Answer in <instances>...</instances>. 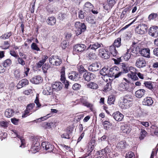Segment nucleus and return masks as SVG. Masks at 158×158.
Segmentation results:
<instances>
[{
	"label": "nucleus",
	"mask_w": 158,
	"mask_h": 158,
	"mask_svg": "<svg viewBox=\"0 0 158 158\" xmlns=\"http://www.w3.org/2000/svg\"><path fill=\"white\" fill-rule=\"evenodd\" d=\"M151 128L152 129H154V134L155 135H156L157 136H158V127H157L156 126L152 125Z\"/></svg>",
	"instance_id": "bf43d9fd"
},
{
	"label": "nucleus",
	"mask_w": 158,
	"mask_h": 158,
	"mask_svg": "<svg viewBox=\"0 0 158 158\" xmlns=\"http://www.w3.org/2000/svg\"><path fill=\"white\" fill-rule=\"evenodd\" d=\"M125 157L126 158H135V156L133 152H130L127 153Z\"/></svg>",
	"instance_id": "13d9d810"
},
{
	"label": "nucleus",
	"mask_w": 158,
	"mask_h": 158,
	"mask_svg": "<svg viewBox=\"0 0 158 158\" xmlns=\"http://www.w3.org/2000/svg\"><path fill=\"white\" fill-rule=\"evenodd\" d=\"M48 24L51 26H52L56 23V19L54 16L49 17L47 21Z\"/></svg>",
	"instance_id": "473e14b6"
},
{
	"label": "nucleus",
	"mask_w": 158,
	"mask_h": 158,
	"mask_svg": "<svg viewBox=\"0 0 158 158\" xmlns=\"http://www.w3.org/2000/svg\"><path fill=\"white\" fill-rule=\"evenodd\" d=\"M10 44L8 41H5L3 44L0 46V48L2 49L6 50L8 49L10 47Z\"/></svg>",
	"instance_id": "49530a36"
},
{
	"label": "nucleus",
	"mask_w": 158,
	"mask_h": 158,
	"mask_svg": "<svg viewBox=\"0 0 158 158\" xmlns=\"http://www.w3.org/2000/svg\"><path fill=\"white\" fill-rule=\"evenodd\" d=\"M76 34L77 36L81 34L85 31L86 27L84 23H81L79 22H76L75 23Z\"/></svg>",
	"instance_id": "f03ea898"
},
{
	"label": "nucleus",
	"mask_w": 158,
	"mask_h": 158,
	"mask_svg": "<svg viewBox=\"0 0 158 158\" xmlns=\"http://www.w3.org/2000/svg\"><path fill=\"white\" fill-rule=\"evenodd\" d=\"M119 70L118 67H113L110 69L109 74L110 76L114 77L115 78H118L122 75V72H120Z\"/></svg>",
	"instance_id": "39448f33"
},
{
	"label": "nucleus",
	"mask_w": 158,
	"mask_h": 158,
	"mask_svg": "<svg viewBox=\"0 0 158 158\" xmlns=\"http://www.w3.org/2000/svg\"><path fill=\"white\" fill-rule=\"evenodd\" d=\"M44 125L46 129H50L52 127L51 126H53L55 125V124L53 122L48 123L45 122L44 123Z\"/></svg>",
	"instance_id": "603ef678"
},
{
	"label": "nucleus",
	"mask_w": 158,
	"mask_h": 158,
	"mask_svg": "<svg viewBox=\"0 0 158 158\" xmlns=\"http://www.w3.org/2000/svg\"><path fill=\"white\" fill-rule=\"evenodd\" d=\"M81 85L80 84L76 83L74 84L72 86V89L75 90H78L81 88Z\"/></svg>",
	"instance_id": "5fc2aeb1"
},
{
	"label": "nucleus",
	"mask_w": 158,
	"mask_h": 158,
	"mask_svg": "<svg viewBox=\"0 0 158 158\" xmlns=\"http://www.w3.org/2000/svg\"><path fill=\"white\" fill-rule=\"evenodd\" d=\"M83 78L85 81H89L94 78V74L90 72L85 73L83 75Z\"/></svg>",
	"instance_id": "412c9836"
},
{
	"label": "nucleus",
	"mask_w": 158,
	"mask_h": 158,
	"mask_svg": "<svg viewBox=\"0 0 158 158\" xmlns=\"http://www.w3.org/2000/svg\"><path fill=\"white\" fill-rule=\"evenodd\" d=\"M116 0H107L108 4L110 7H112L115 4Z\"/></svg>",
	"instance_id": "338daca9"
},
{
	"label": "nucleus",
	"mask_w": 158,
	"mask_h": 158,
	"mask_svg": "<svg viewBox=\"0 0 158 158\" xmlns=\"http://www.w3.org/2000/svg\"><path fill=\"white\" fill-rule=\"evenodd\" d=\"M87 88L93 90H96L99 88L98 85L97 83L92 81H90L87 84Z\"/></svg>",
	"instance_id": "a878e982"
},
{
	"label": "nucleus",
	"mask_w": 158,
	"mask_h": 158,
	"mask_svg": "<svg viewBox=\"0 0 158 158\" xmlns=\"http://www.w3.org/2000/svg\"><path fill=\"white\" fill-rule=\"evenodd\" d=\"M49 68V66L46 63L44 64L42 66V69L43 72L44 73H46L47 72V70Z\"/></svg>",
	"instance_id": "4d7b16f0"
},
{
	"label": "nucleus",
	"mask_w": 158,
	"mask_h": 158,
	"mask_svg": "<svg viewBox=\"0 0 158 158\" xmlns=\"http://www.w3.org/2000/svg\"><path fill=\"white\" fill-rule=\"evenodd\" d=\"M86 48V46L83 44H77L74 45L73 48V53L78 54L84 51Z\"/></svg>",
	"instance_id": "423d86ee"
},
{
	"label": "nucleus",
	"mask_w": 158,
	"mask_h": 158,
	"mask_svg": "<svg viewBox=\"0 0 158 158\" xmlns=\"http://www.w3.org/2000/svg\"><path fill=\"white\" fill-rule=\"evenodd\" d=\"M142 56L149 58L150 57V50L148 48H144L141 49L139 51Z\"/></svg>",
	"instance_id": "2eb2a0df"
},
{
	"label": "nucleus",
	"mask_w": 158,
	"mask_h": 158,
	"mask_svg": "<svg viewBox=\"0 0 158 158\" xmlns=\"http://www.w3.org/2000/svg\"><path fill=\"white\" fill-rule=\"evenodd\" d=\"M68 77L70 80L77 81L79 80L80 78V74L77 72L72 71L68 73Z\"/></svg>",
	"instance_id": "ddd939ff"
},
{
	"label": "nucleus",
	"mask_w": 158,
	"mask_h": 158,
	"mask_svg": "<svg viewBox=\"0 0 158 158\" xmlns=\"http://www.w3.org/2000/svg\"><path fill=\"white\" fill-rule=\"evenodd\" d=\"M108 69L105 67H104L100 71V73L102 75H106L108 72Z\"/></svg>",
	"instance_id": "0e129e2a"
},
{
	"label": "nucleus",
	"mask_w": 158,
	"mask_h": 158,
	"mask_svg": "<svg viewBox=\"0 0 158 158\" xmlns=\"http://www.w3.org/2000/svg\"><path fill=\"white\" fill-rule=\"evenodd\" d=\"M94 6L90 2H87L84 4L83 6V10L87 13L90 12L93 9Z\"/></svg>",
	"instance_id": "6ab92c4d"
},
{
	"label": "nucleus",
	"mask_w": 158,
	"mask_h": 158,
	"mask_svg": "<svg viewBox=\"0 0 158 158\" xmlns=\"http://www.w3.org/2000/svg\"><path fill=\"white\" fill-rule=\"evenodd\" d=\"M124 80L126 82H122L120 84L118 88L119 90L122 91H131L132 90V88L130 86L131 85L130 82L126 78H124Z\"/></svg>",
	"instance_id": "7ed1b4c3"
},
{
	"label": "nucleus",
	"mask_w": 158,
	"mask_h": 158,
	"mask_svg": "<svg viewBox=\"0 0 158 158\" xmlns=\"http://www.w3.org/2000/svg\"><path fill=\"white\" fill-rule=\"evenodd\" d=\"M93 149V148L92 147H91L90 148H88L87 149L86 153L85 154L83 155V157L84 158H85L89 156L90 155L91 152L92 151Z\"/></svg>",
	"instance_id": "864d4df0"
},
{
	"label": "nucleus",
	"mask_w": 158,
	"mask_h": 158,
	"mask_svg": "<svg viewBox=\"0 0 158 158\" xmlns=\"http://www.w3.org/2000/svg\"><path fill=\"white\" fill-rule=\"evenodd\" d=\"M108 78L109 81H108V79H107L105 80L106 82H108L106 85H105L104 87V90L105 92H107V91H110L111 89V80L110 79V78L107 77Z\"/></svg>",
	"instance_id": "5701e85b"
},
{
	"label": "nucleus",
	"mask_w": 158,
	"mask_h": 158,
	"mask_svg": "<svg viewBox=\"0 0 158 158\" xmlns=\"http://www.w3.org/2000/svg\"><path fill=\"white\" fill-rule=\"evenodd\" d=\"M28 83V81L27 79H23L19 81L17 86L18 88L20 89L24 86L27 85Z\"/></svg>",
	"instance_id": "cd10ccee"
},
{
	"label": "nucleus",
	"mask_w": 158,
	"mask_h": 158,
	"mask_svg": "<svg viewBox=\"0 0 158 158\" xmlns=\"http://www.w3.org/2000/svg\"><path fill=\"white\" fill-rule=\"evenodd\" d=\"M17 61L18 63L22 66H24L25 64V62L22 58L18 57Z\"/></svg>",
	"instance_id": "69168bd1"
},
{
	"label": "nucleus",
	"mask_w": 158,
	"mask_h": 158,
	"mask_svg": "<svg viewBox=\"0 0 158 158\" xmlns=\"http://www.w3.org/2000/svg\"><path fill=\"white\" fill-rule=\"evenodd\" d=\"M58 56H52L49 59V62L52 64L54 65V63L56 60L57 57Z\"/></svg>",
	"instance_id": "052dcab7"
},
{
	"label": "nucleus",
	"mask_w": 158,
	"mask_h": 158,
	"mask_svg": "<svg viewBox=\"0 0 158 158\" xmlns=\"http://www.w3.org/2000/svg\"><path fill=\"white\" fill-rule=\"evenodd\" d=\"M121 130L124 133L128 134L131 131V129L126 124L121 127Z\"/></svg>",
	"instance_id": "7c9ffc66"
},
{
	"label": "nucleus",
	"mask_w": 158,
	"mask_h": 158,
	"mask_svg": "<svg viewBox=\"0 0 158 158\" xmlns=\"http://www.w3.org/2000/svg\"><path fill=\"white\" fill-rule=\"evenodd\" d=\"M105 150H102L98 152L97 155L99 156L96 158H106Z\"/></svg>",
	"instance_id": "58836bf2"
},
{
	"label": "nucleus",
	"mask_w": 158,
	"mask_h": 158,
	"mask_svg": "<svg viewBox=\"0 0 158 158\" xmlns=\"http://www.w3.org/2000/svg\"><path fill=\"white\" fill-rule=\"evenodd\" d=\"M12 64L11 60L9 59H8L5 60L2 63V64L3 67L6 68L7 67L10 66Z\"/></svg>",
	"instance_id": "ea45409f"
},
{
	"label": "nucleus",
	"mask_w": 158,
	"mask_h": 158,
	"mask_svg": "<svg viewBox=\"0 0 158 158\" xmlns=\"http://www.w3.org/2000/svg\"><path fill=\"white\" fill-rule=\"evenodd\" d=\"M53 91L51 87H48L44 89L43 91V93L45 95H51V98L53 99L54 98V95Z\"/></svg>",
	"instance_id": "a211bd4d"
},
{
	"label": "nucleus",
	"mask_w": 158,
	"mask_h": 158,
	"mask_svg": "<svg viewBox=\"0 0 158 158\" xmlns=\"http://www.w3.org/2000/svg\"><path fill=\"white\" fill-rule=\"evenodd\" d=\"M41 147L48 152H52L54 148V145L48 142H43L41 143Z\"/></svg>",
	"instance_id": "9d476101"
},
{
	"label": "nucleus",
	"mask_w": 158,
	"mask_h": 158,
	"mask_svg": "<svg viewBox=\"0 0 158 158\" xmlns=\"http://www.w3.org/2000/svg\"><path fill=\"white\" fill-rule=\"evenodd\" d=\"M131 56V53L130 52V51L127 50L126 53L123 57L122 56V58H123L125 61H127L130 58Z\"/></svg>",
	"instance_id": "de8ad7c7"
},
{
	"label": "nucleus",
	"mask_w": 158,
	"mask_h": 158,
	"mask_svg": "<svg viewBox=\"0 0 158 158\" xmlns=\"http://www.w3.org/2000/svg\"><path fill=\"white\" fill-rule=\"evenodd\" d=\"M112 116L115 120L119 122L121 121L124 117V115L119 111L114 112Z\"/></svg>",
	"instance_id": "dca6fc26"
},
{
	"label": "nucleus",
	"mask_w": 158,
	"mask_h": 158,
	"mask_svg": "<svg viewBox=\"0 0 158 158\" xmlns=\"http://www.w3.org/2000/svg\"><path fill=\"white\" fill-rule=\"evenodd\" d=\"M15 111L13 109H8L6 110L5 112V116L8 118L13 116L15 114Z\"/></svg>",
	"instance_id": "bb28decb"
},
{
	"label": "nucleus",
	"mask_w": 158,
	"mask_h": 158,
	"mask_svg": "<svg viewBox=\"0 0 158 158\" xmlns=\"http://www.w3.org/2000/svg\"><path fill=\"white\" fill-rule=\"evenodd\" d=\"M20 120L19 119H17L16 118H11V123L15 125H18L19 124V122Z\"/></svg>",
	"instance_id": "774afa93"
},
{
	"label": "nucleus",
	"mask_w": 158,
	"mask_h": 158,
	"mask_svg": "<svg viewBox=\"0 0 158 158\" xmlns=\"http://www.w3.org/2000/svg\"><path fill=\"white\" fill-rule=\"evenodd\" d=\"M7 135L6 133L1 131L0 132V139L2 140L6 137Z\"/></svg>",
	"instance_id": "e2e57ef3"
},
{
	"label": "nucleus",
	"mask_w": 158,
	"mask_h": 158,
	"mask_svg": "<svg viewBox=\"0 0 158 158\" xmlns=\"http://www.w3.org/2000/svg\"><path fill=\"white\" fill-rule=\"evenodd\" d=\"M99 68V65L97 63H95L89 65L88 67V70L89 71H96L98 70Z\"/></svg>",
	"instance_id": "b1692460"
},
{
	"label": "nucleus",
	"mask_w": 158,
	"mask_h": 158,
	"mask_svg": "<svg viewBox=\"0 0 158 158\" xmlns=\"http://www.w3.org/2000/svg\"><path fill=\"white\" fill-rule=\"evenodd\" d=\"M153 102V100L151 97H147L143 99L142 104L144 105L150 106L152 105Z\"/></svg>",
	"instance_id": "4be33fe9"
},
{
	"label": "nucleus",
	"mask_w": 158,
	"mask_h": 158,
	"mask_svg": "<svg viewBox=\"0 0 158 158\" xmlns=\"http://www.w3.org/2000/svg\"><path fill=\"white\" fill-rule=\"evenodd\" d=\"M143 84L146 87L152 90L153 88L152 82L151 81H145Z\"/></svg>",
	"instance_id": "79ce46f5"
},
{
	"label": "nucleus",
	"mask_w": 158,
	"mask_h": 158,
	"mask_svg": "<svg viewBox=\"0 0 158 158\" xmlns=\"http://www.w3.org/2000/svg\"><path fill=\"white\" fill-rule=\"evenodd\" d=\"M48 58V56L44 55V58H43L42 60H40L35 65L36 67L38 68H41L46 62V60Z\"/></svg>",
	"instance_id": "393cba45"
},
{
	"label": "nucleus",
	"mask_w": 158,
	"mask_h": 158,
	"mask_svg": "<svg viewBox=\"0 0 158 158\" xmlns=\"http://www.w3.org/2000/svg\"><path fill=\"white\" fill-rule=\"evenodd\" d=\"M115 100V98L114 95H110L108 97L107 102L109 105L114 104Z\"/></svg>",
	"instance_id": "a19ab883"
},
{
	"label": "nucleus",
	"mask_w": 158,
	"mask_h": 158,
	"mask_svg": "<svg viewBox=\"0 0 158 158\" xmlns=\"http://www.w3.org/2000/svg\"><path fill=\"white\" fill-rule=\"evenodd\" d=\"M148 134L147 132L145 131V130L141 129V131L140 133V136H139V139L141 140L143 139L144 137L146 136V135Z\"/></svg>",
	"instance_id": "c03bdc74"
},
{
	"label": "nucleus",
	"mask_w": 158,
	"mask_h": 158,
	"mask_svg": "<svg viewBox=\"0 0 158 158\" xmlns=\"http://www.w3.org/2000/svg\"><path fill=\"white\" fill-rule=\"evenodd\" d=\"M97 56L94 53L90 52L88 55V57L89 59L91 60H93L97 58Z\"/></svg>",
	"instance_id": "09e8293b"
},
{
	"label": "nucleus",
	"mask_w": 158,
	"mask_h": 158,
	"mask_svg": "<svg viewBox=\"0 0 158 158\" xmlns=\"http://www.w3.org/2000/svg\"><path fill=\"white\" fill-rule=\"evenodd\" d=\"M35 104L34 103H30L27 106L26 110L27 111H29L30 112L33 109L34 107L35 106Z\"/></svg>",
	"instance_id": "680f3d73"
},
{
	"label": "nucleus",
	"mask_w": 158,
	"mask_h": 158,
	"mask_svg": "<svg viewBox=\"0 0 158 158\" xmlns=\"http://www.w3.org/2000/svg\"><path fill=\"white\" fill-rule=\"evenodd\" d=\"M103 45L102 43H99L98 42L94 43L93 44H90L88 48L92 50H95L96 49L101 47V45Z\"/></svg>",
	"instance_id": "2f4dec72"
},
{
	"label": "nucleus",
	"mask_w": 158,
	"mask_h": 158,
	"mask_svg": "<svg viewBox=\"0 0 158 158\" xmlns=\"http://www.w3.org/2000/svg\"><path fill=\"white\" fill-rule=\"evenodd\" d=\"M147 64L145 60L142 57L138 58L135 63V66L138 68H141L146 66Z\"/></svg>",
	"instance_id": "9b49d317"
},
{
	"label": "nucleus",
	"mask_w": 158,
	"mask_h": 158,
	"mask_svg": "<svg viewBox=\"0 0 158 158\" xmlns=\"http://www.w3.org/2000/svg\"><path fill=\"white\" fill-rule=\"evenodd\" d=\"M121 38L118 37L114 40L112 45L117 48H118L121 45Z\"/></svg>",
	"instance_id": "72a5a7b5"
},
{
	"label": "nucleus",
	"mask_w": 158,
	"mask_h": 158,
	"mask_svg": "<svg viewBox=\"0 0 158 158\" xmlns=\"http://www.w3.org/2000/svg\"><path fill=\"white\" fill-rule=\"evenodd\" d=\"M40 145L39 142L36 143L35 144H32V149L35 152H36L39 151L40 148Z\"/></svg>",
	"instance_id": "c9c22d12"
},
{
	"label": "nucleus",
	"mask_w": 158,
	"mask_h": 158,
	"mask_svg": "<svg viewBox=\"0 0 158 158\" xmlns=\"http://www.w3.org/2000/svg\"><path fill=\"white\" fill-rule=\"evenodd\" d=\"M12 35V33L11 31L5 33L2 35L0 36V38L2 39L6 40L8 38Z\"/></svg>",
	"instance_id": "37998d69"
},
{
	"label": "nucleus",
	"mask_w": 158,
	"mask_h": 158,
	"mask_svg": "<svg viewBox=\"0 0 158 158\" xmlns=\"http://www.w3.org/2000/svg\"><path fill=\"white\" fill-rule=\"evenodd\" d=\"M126 142L125 141L123 140L121 141L118 143L117 145V148L118 149H123L126 147Z\"/></svg>",
	"instance_id": "f704fd0d"
},
{
	"label": "nucleus",
	"mask_w": 158,
	"mask_h": 158,
	"mask_svg": "<svg viewBox=\"0 0 158 158\" xmlns=\"http://www.w3.org/2000/svg\"><path fill=\"white\" fill-rule=\"evenodd\" d=\"M73 129L74 128L72 126H68L64 130L65 133L62 134L61 135V137L68 139H71Z\"/></svg>",
	"instance_id": "20e7f679"
},
{
	"label": "nucleus",
	"mask_w": 158,
	"mask_h": 158,
	"mask_svg": "<svg viewBox=\"0 0 158 158\" xmlns=\"http://www.w3.org/2000/svg\"><path fill=\"white\" fill-rule=\"evenodd\" d=\"M116 47L113 45H111L109 47V52L113 56H115L118 54V51L116 48Z\"/></svg>",
	"instance_id": "c85d7f7f"
},
{
	"label": "nucleus",
	"mask_w": 158,
	"mask_h": 158,
	"mask_svg": "<svg viewBox=\"0 0 158 158\" xmlns=\"http://www.w3.org/2000/svg\"><path fill=\"white\" fill-rule=\"evenodd\" d=\"M42 81V78L39 75L35 76L30 79V81L32 83L35 84H38L41 83Z\"/></svg>",
	"instance_id": "f3484780"
},
{
	"label": "nucleus",
	"mask_w": 158,
	"mask_h": 158,
	"mask_svg": "<svg viewBox=\"0 0 158 158\" xmlns=\"http://www.w3.org/2000/svg\"><path fill=\"white\" fill-rule=\"evenodd\" d=\"M104 150H105V153L106 154V157H109L110 158H112L114 156L113 152L110 151V150L107 148H106Z\"/></svg>",
	"instance_id": "a18cd8bd"
},
{
	"label": "nucleus",
	"mask_w": 158,
	"mask_h": 158,
	"mask_svg": "<svg viewBox=\"0 0 158 158\" xmlns=\"http://www.w3.org/2000/svg\"><path fill=\"white\" fill-rule=\"evenodd\" d=\"M133 104V98L132 95L127 94L123 97V102H120V107L123 109H126L131 107Z\"/></svg>",
	"instance_id": "f257e3e1"
},
{
	"label": "nucleus",
	"mask_w": 158,
	"mask_h": 158,
	"mask_svg": "<svg viewBox=\"0 0 158 158\" xmlns=\"http://www.w3.org/2000/svg\"><path fill=\"white\" fill-rule=\"evenodd\" d=\"M148 27L147 25L141 23L138 26L136 27L135 29V32L139 34L143 35L147 32Z\"/></svg>",
	"instance_id": "0eeeda50"
},
{
	"label": "nucleus",
	"mask_w": 158,
	"mask_h": 158,
	"mask_svg": "<svg viewBox=\"0 0 158 158\" xmlns=\"http://www.w3.org/2000/svg\"><path fill=\"white\" fill-rule=\"evenodd\" d=\"M148 18L149 20H152L158 21V14L157 13H152L149 15Z\"/></svg>",
	"instance_id": "e433bc0d"
},
{
	"label": "nucleus",
	"mask_w": 158,
	"mask_h": 158,
	"mask_svg": "<svg viewBox=\"0 0 158 158\" xmlns=\"http://www.w3.org/2000/svg\"><path fill=\"white\" fill-rule=\"evenodd\" d=\"M119 69L121 70L120 72H122V74L124 73H127L129 71L133 69L132 67H129L127 63H121L118 65Z\"/></svg>",
	"instance_id": "6e6552de"
},
{
	"label": "nucleus",
	"mask_w": 158,
	"mask_h": 158,
	"mask_svg": "<svg viewBox=\"0 0 158 158\" xmlns=\"http://www.w3.org/2000/svg\"><path fill=\"white\" fill-rule=\"evenodd\" d=\"M131 73H128L127 74L128 76L131 78V79L134 81H136L138 80V78L137 76V73L131 72Z\"/></svg>",
	"instance_id": "4c0bfd02"
},
{
	"label": "nucleus",
	"mask_w": 158,
	"mask_h": 158,
	"mask_svg": "<svg viewBox=\"0 0 158 158\" xmlns=\"http://www.w3.org/2000/svg\"><path fill=\"white\" fill-rule=\"evenodd\" d=\"M63 85L60 82H56L52 84V90L59 91L62 88Z\"/></svg>",
	"instance_id": "aec40b11"
},
{
	"label": "nucleus",
	"mask_w": 158,
	"mask_h": 158,
	"mask_svg": "<svg viewBox=\"0 0 158 158\" xmlns=\"http://www.w3.org/2000/svg\"><path fill=\"white\" fill-rule=\"evenodd\" d=\"M99 54L101 57L105 59H109L110 57V53L109 52L105 49H101L99 50Z\"/></svg>",
	"instance_id": "4468645a"
},
{
	"label": "nucleus",
	"mask_w": 158,
	"mask_h": 158,
	"mask_svg": "<svg viewBox=\"0 0 158 158\" xmlns=\"http://www.w3.org/2000/svg\"><path fill=\"white\" fill-rule=\"evenodd\" d=\"M31 48L33 50L37 51H40V48L38 47V45L35 43H33L31 45Z\"/></svg>",
	"instance_id": "3c124183"
},
{
	"label": "nucleus",
	"mask_w": 158,
	"mask_h": 158,
	"mask_svg": "<svg viewBox=\"0 0 158 158\" xmlns=\"http://www.w3.org/2000/svg\"><path fill=\"white\" fill-rule=\"evenodd\" d=\"M148 34L153 37H157L158 36V27L153 26L151 27L149 29Z\"/></svg>",
	"instance_id": "f8f14e48"
},
{
	"label": "nucleus",
	"mask_w": 158,
	"mask_h": 158,
	"mask_svg": "<svg viewBox=\"0 0 158 158\" xmlns=\"http://www.w3.org/2000/svg\"><path fill=\"white\" fill-rule=\"evenodd\" d=\"M145 92L146 91L144 89H139L135 92V96L137 98H141L144 96L145 93Z\"/></svg>",
	"instance_id": "c756f323"
},
{
	"label": "nucleus",
	"mask_w": 158,
	"mask_h": 158,
	"mask_svg": "<svg viewBox=\"0 0 158 158\" xmlns=\"http://www.w3.org/2000/svg\"><path fill=\"white\" fill-rule=\"evenodd\" d=\"M9 125V123L6 121H0V126L4 128H6Z\"/></svg>",
	"instance_id": "8fccbe9b"
},
{
	"label": "nucleus",
	"mask_w": 158,
	"mask_h": 158,
	"mask_svg": "<svg viewBox=\"0 0 158 158\" xmlns=\"http://www.w3.org/2000/svg\"><path fill=\"white\" fill-rule=\"evenodd\" d=\"M128 10V9L127 8H126L124 9L120 16V18L121 19H122L126 17L127 15V12Z\"/></svg>",
	"instance_id": "6e6d98bb"
},
{
	"label": "nucleus",
	"mask_w": 158,
	"mask_h": 158,
	"mask_svg": "<svg viewBox=\"0 0 158 158\" xmlns=\"http://www.w3.org/2000/svg\"><path fill=\"white\" fill-rule=\"evenodd\" d=\"M60 80L64 85L65 88H68L69 85V82L66 80L65 77V68L64 67H62L60 71Z\"/></svg>",
	"instance_id": "1a4fd4ad"
}]
</instances>
